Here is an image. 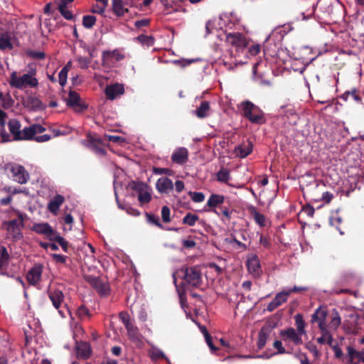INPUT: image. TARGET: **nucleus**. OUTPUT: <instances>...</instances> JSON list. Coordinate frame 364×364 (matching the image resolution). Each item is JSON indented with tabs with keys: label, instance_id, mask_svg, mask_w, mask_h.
Listing matches in <instances>:
<instances>
[{
	"label": "nucleus",
	"instance_id": "f257e3e1",
	"mask_svg": "<svg viewBox=\"0 0 364 364\" xmlns=\"http://www.w3.org/2000/svg\"><path fill=\"white\" fill-rule=\"evenodd\" d=\"M36 68H31L27 73L18 75L16 71H13L9 80L11 87L23 90L26 87L34 88L38 85V80L36 77Z\"/></svg>",
	"mask_w": 364,
	"mask_h": 364
},
{
	"label": "nucleus",
	"instance_id": "f03ea898",
	"mask_svg": "<svg viewBox=\"0 0 364 364\" xmlns=\"http://www.w3.org/2000/svg\"><path fill=\"white\" fill-rule=\"evenodd\" d=\"M177 277L183 279L186 284L198 287L202 282L200 268L198 266L183 267L176 272Z\"/></svg>",
	"mask_w": 364,
	"mask_h": 364
},
{
	"label": "nucleus",
	"instance_id": "7ed1b4c3",
	"mask_svg": "<svg viewBox=\"0 0 364 364\" xmlns=\"http://www.w3.org/2000/svg\"><path fill=\"white\" fill-rule=\"evenodd\" d=\"M48 293L53 306L58 310V314L61 317L65 318L66 314H70V310L67 307V304L65 303L64 294L61 290L50 288Z\"/></svg>",
	"mask_w": 364,
	"mask_h": 364
},
{
	"label": "nucleus",
	"instance_id": "20e7f679",
	"mask_svg": "<svg viewBox=\"0 0 364 364\" xmlns=\"http://www.w3.org/2000/svg\"><path fill=\"white\" fill-rule=\"evenodd\" d=\"M243 115L251 122L262 124L265 122L262 110L251 102L247 101L241 104Z\"/></svg>",
	"mask_w": 364,
	"mask_h": 364
},
{
	"label": "nucleus",
	"instance_id": "39448f33",
	"mask_svg": "<svg viewBox=\"0 0 364 364\" xmlns=\"http://www.w3.org/2000/svg\"><path fill=\"white\" fill-rule=\"evenodd\" d=\"M23 214L18 213L16 219L4 223L3 226L11 237L14 240H19L22 237L21 228L23 226Z\"/></svg>",
	"mask_w": 364,
	"mask_h": 364
},
{
	"label": "nucleus",
	"instance_id": "423d86ee",
	"mask_svg": "<svg viewBox=\"0 0 364 364\" xmlns=\"http://www.w3.org/2000/svg\"><path fill=\"white\" fill-rule=\"evenodd\" d=\"M5 170L11 173L14 181L21 183H26L29 179V175L21 165L9 163L5 165Z\"/></svg>",
	"mask_w": 364,
	"mask_h": 364
},
{
	"label": "nucleus",
	"instance_id": "0eeeda50",
	"mask_svg": "<svg viewBox=\"0 0 364 364\" xmlns=\"http://www.w3.org/2000/svg\"><path fill=\"white\" fill-rule=\"evenodd\" d=\"M225 41L229 46L235 48L237 52L244 50L248 46L246 37L239 32L227 33Z\"/></svg>",
	"mask_w": 364,
	"mask_h": 364
},
{
	"label": "nucleus",
	"instance_id": "6e6552de",
	"mask_svg": "<svg viewBox=\"0 0 364 364\" xmlns=\"http://www.w3.org/2000/svg\"><path fill=\"white\" fill-rule=\"evenodd\" d=\"M8 127L11 134V141H23L27 140V136L25 134V128L21 130V123L18 120L13 119L9 120Z\"/></svg>",
	"mask_w": 364,
	"mask_h": 364
},
{
	"label": "nucleus",
	"instance_id": "1a4fd4ad",
	"mask_svg": "<svg viewBox=\"0 0 364 364\" xmlns=\"http://www.w3.org/2000/svg\"><path fill=\"white\" fill-rule=\"evenodd\" d=\"M321 316L323 318L319 319L318 321V328L321 331V336L317 338V342L320 344L327 343L329 346H332V343L333 342V338L332 334L329 332L327 328L325 326L324 318L326 317V314L325 312H321Z\"/></svg>",
	"mask_w": 364,
	"mask_h": 364
},
{
	"label": "nucleus",
	"instance_id": "9d476101",
	"mask_svg": "<svg viewBox=\"0 0 364 364\" xmlns=\"http://www.w3.org/2000/svg\"><path fill=\"white\" fill-rule=\"evenodd\" d=\"M280 335L284 339L291 341L295 345H300L302 343L301 336L303 334L293 328H289L285 330H282L280 332Z\"/></svg>",
	"mask_w": 364,
	"mask_h": 364
},
{
	"label": "nucleus",
	"instance_id": "9b49d317",
	"mask_svg": "<svg viewBox=\"0 0 364 364\" xmlns=\"http://www.w3.org/2000/svg\"><path fill=\"white\" fill-rule=\"evenodd\" d=\"M23 106L32 111L43 110L46 106L42 102L36 97L28 96L23 102Z\"/></svg>",
	"mask_w": 364,
	"mask_h": 364
},
{
	"label": "nucleus",
	"instance_id": "f8f14e48",
	"mask_svg": "<svg viewBox=\"0 0 364 364\" xmlns=\"http://www.w3.org/2000/svg\"><path fill=\"white\" fill-rule=\"evenodd\" d=\"M134 189L139 192L138 200L141 204L147 203L151 200V195L145 183H138L134 186Z\"/></svg>",
	"mask_w": 364,
	"mask_h": 364
},
{
	"label": "nucleus",
	"instance_id": "ddd939ff",
	"mask_svg": "<svg viewBox=\"0 0 364 364\" xmlns=\"http://www.w3.org/2000/svg\"><path fill=\"white\" fill-rule=\"evenodd\" d=\"M289 296V292H287V291H283L277 294L273 301L267 305V310L270 312L274 311L282 304L285 303L287 301Z\"/></svg>",
	"mask_w": 364,
	"mask_h": 364
},
{
	"label": "nucleus",
	"instance_id": "4468645a",
	"mask_svg": "<svg viewBox=\"0 0 364 364\" xmlns=\"http://www.w3.org/2000/svg\"><path fill=\"white\" fill-rule=\"evenodd\" d=\"M42 272L43 267L41 264H36L31 268L26 276L28 283L32 285L37 284L41 280Z\"/></svg>",
	"mask_w": 364,
	"mask_h": 364
},
{
	"label": "nucleus",
	"instance_id": "2eb2a0df",
	"mask_svg": "<svg viewBox=\"0 0 364 364\" xmlns=\"http://www.w3.org/2000/svg\"><path fill=\"white\" fill-rule=\"evenodd\" d=\"M188 159V151L186 148H177L171 155V160L178 164H183L187 162Z\"/></svg>",
	"mask_w": 364,
	"mask_h": 364
},
{
	"label": "nucleus",
	"instance_id": "dca6fc26",
	"mask_svg": "<svg viewBox=\"0 0 364 364\" xmlns=\"http://www.w3.org/2000/svg\"><path fill=\"white\" fill-rule=\"evenodd\" d=\"M247 266L248 271L254 276L257 277L261 272V266L258 257L255 255H252L248 257L247 261Z\"/></svg>",
	"mask_w": 364,
	"mask_h": 364
},
{
	"label": "nucleus",
	"instance_id": "f3484780",
	"mask_svg": "<svg viewBox=\"0 0 364 364\" xmlns=\"http://www.w3.org/2000/svg\"><path fill=\"white\" fill-rule=\"evenodd\" d=\"M124 58V55L117 50L103 51L102 55V64H109L112 60L120 61Z\"/></svg>",
	"mask_w": 364,
	"mask_h": 364
},
{
	"label": "nucleus",
	"instance_id": "a211bd4d",
	"mask_svg": "<svg viewBox=\"0 0 364 364\" xmlns=\"http://www.w3.org/2000/svg\"><path fill=\"white\" fill-rule=\"evenodd\" d=\"M80 95L76 92L70 91L68 97L66 100L67 105L73 107L77 112L85 109L86 107L80 104Z\"/></svg>",
	"mask_w": 364,
	"mask_h": 364
},
{
	"label": "nucleus",
	"instance_id": "6ab92c4d",
	"mask_svg": "<svg viewBox=\"0 0 364 364\" xmlns=\"http://www.w3.org/2000/svg\"><path fill=\"white\" fill-rule=\"evenodd\" d=\"M124 89L122 84L116 83L114 85H109L105 89V94L108 99L114 100L119 95L124 93Z\"/></svg>",
	"mask_w": 364,
	"mask_h": 364
},
{
	"label": "nucleus",
	"instance_id": "aec40b11",
	"mask_svg": "<svg viewBox=\"0 0 364 364\" xmlns=\"http://www.w3.org/2000/svg\"><path fill=\"white\" fill-rule=\"evenodd\" d=\"M33 230L37 233L45 235L48 237L55 236V231L48 223H38L33 227Z\"/></svg>",
	"mask_w": 364,
	"mask_h": 364
},
{
	"label": "nucleus",
	"instance_id": "412c9836",
	"mask_svg": "<svg viewBox=\"0 0 364 364\" xmlns=\"http://www.w3.org/2000/svg\"><path fill=\"white\" fill-rule=\"evenodd\" d=\"M65 198L61 195H56L53 199L50 200L48 204V209L50 213L57 215L60 206L63 203Z\"/></svg>",
	"mask_w": 364,
	"mask_h": 364
},
{
	"label": "nucleus",
	"instance_id": "4be33fe9",
	"mask_svg": "<svg viewBox=\"0 0 364 364\" xmlns=\"http://www.w3.org/2000/svg\"><path fill=\"white\" fill-rule=\"evenodd\" d=\"M252 151V144L250 141L242 144L237 146L235 149V152L237 156L245 158L248 156Z\"/></svg>",
	"mask_w": 364,
	"mask_h": 364
},
{
	"label": "nucleus",
	"instance_id": "5701e85b",
	"mask_svg": "<svg viewBox=\"0 0 364 364\" xmlns=\"http://www.w3.org/2000/svg\"><path fill=\"white\" fill-rule=\"evenodd\" d=\"M7 114L0 109V135L3 142L11 141L10 135L5 130V123Z\"/></svg>",
	"mask_w": 364,
	"mask_h": 364
},
{
	"label": "nucleus",
	"instance_id": "b1692460",
	"mask_svg": "<svg viewBox=\"0 0 364 364\" xmlns=\"http://www.w3.org/2000/svg\"><path fill=\"white\" fill-rule=\"evenodd\" d=\"M156 189L160 193H166L173 188L172 181L168 178H161L156 181Z\"/></svg>",
	"mask_w": 364,
	"mask_h": 364
},
{
	"label": "nucleus",
	"instance_id": "393cba45",
	"mask_svg": "<svg viewBox=\"0 0 364 364\" xmlns=\"http://www.w3.org/2000/svg\"><path fill=\"white\" fill-rule=\"evenodd\" d=\"M251 217L255 220V223L261 227L266 225L267 219L264 215L259 213L255 207H250L248 209Z\"/></svg>",
	"mask_w": 364,
	"mask_h": 364
},
{
	"label": "nucleus",
	"instance_id": "a878e982",
	"mask_svg": "<svg viewBox=\"0 0 364 364\" xmlns=\"http://www.w3.org/2000/svg\"><path fill=\"white\" fill-rule=\"evenodd\" d=\"M12 39H13V36H12V34L10 33H4L1 34L0 36V49L1 50L12 49L13 48Z\"/></svg>",
	"mask_w": 364,
	"mask_h": 364
},
{
	"label": "nucleus",
	"instance_id": "bb28decb",
	"mask_svg": "<svg viewBox=\"0 0 364 364\" xmlns=\"http://www.w3.org/2000/svg\"><path fill=\"white\" fill-rule=\"evenodd\" d=\"M46 129L41 124H35L32 126L25 127V134L27 136V140H31L34 135L38 133L44 132Z\"/></svg>",
	"mask_w": 364,
	"mask_h": 364
},
{
	"label": "nucleus",
	"instance_id": "cd10ccee",
	"mask_svg": "<svg viewBox=\"0 0 364 364\" xmlns=\"http://www.w3.org/2000/svg\"><path fill=\"white\" fill-rule=\"evenodd\" d=\"M91 353L90 345L86 342L80 343L77 346V354L79 358L87 359Z\"/></svg>",
	"mask_w": 364,
	"mask_h": 364
},
{
	"label": "nucleus",
	"instance_id": "c85d7f7f",
	"mask_svg": "<svg viewBox=\"0 0 364 364\" xmlns=\"http://www.w3.org/2000/svg\"><path fill=\"white\" fill-rule=\"evenodd\" d=\"M123 0H112V9L114 13L118 16H122L129 11L124 6Z\"/></svg>",
	"mask_w": 364,
	"mask_h": 364
},
{
	"label": "nucleus",
	"instance_id": "c756f323",
	"mask_svg": "<svg viewBox=\"0 0 364 364\" xmlns=\"http://www.w3.org/2000/svg\"><path fill=\"white\" fill-rule=\"evenodd\" d=\"M210 109V103L208 101H203L200 106L194 111V113L198 118L202 119L209 115Z\"/></svg>",
	"mask_w": 364,
	"mask_h": 364
},
{
	"label": "nucleus",
	"instance_id": "7c9ffc66",
	"mask_svg": "<svg viewBox=\"0 0 364 364\" xmlns=\"http://www.w3.org/2000/svg\"><path fill=\"white\" fill-rule=\"evenodd\" d=\"M92 284L100 294H106L109 291V285L99 279H93Z\"/></svg>",
	"mask_w": 364,
	"mask_h": 364
},
{
	"label": "nucleus",
	"instance_id": "2f4dec72",
	"mask_svg": "<svg viewBox=\"0 0 364 364\" xmlns=\"http://www.w3.org/2000/svg\"><path fill=\"white\" fill-rule=\"evenodd\" d=\"M9 255L6 248L4 246L1 247L0 249V270H6L9 262Z\"/></svg>",
	"mask_w": 364,
	"mask_h": 364
},
{
	"label": "nucleus",
	"instance_id": "473e14b6",
	"mask_svg": "<svg viewBox=\"0 0 364 364\" xmlns=\"http://www.w3.org/2000/svg\"><path fill=\"white\" fill-rule=\"evenodd\" d=\"M270 331L268 328L263 327L259 333L257 341V348L262 349L266 344V342L269 336Z\"/></svg>",
	"mask_w": 364,
	"mask_h": 364
},
{
	"label": "nucleus",
	"instance_id": "72a5a7b5",
	"mask_svg": "<svg viewBox=\"0 0 364 364\" xmlns=\"http://www.w3.org/2000/svg\"><path fill=\"white\" fill-rule=\"evenodd\" d=\"M225 201V197L222 195L212 194L207 202V205L210 208H215Z\"/></svg>",
	"mask_w": 364,
	"mask_h": 364
},
{
	"label": "nucleus",
	"instance_id": "f704fd0d",
	"mask_svg": "<svg viewBox=\"0 0 364 364\" xmlns=\"http://www.w3.org/2000/svg\"><path fill=\"white\" fill-rule=\"evenodd\" d=\"M346 350L350 361H355L358 362V363H360L363 354V351H358L351 346H348Z\"/></svg>",
	"mask_w": 364,
	"mask_h": 364
},
{
	"label": "nucleus",
	"instance_id": "c9c22d12",
	"mask_svg": "<svg viewBox=\"0 0 364 364\" xmlns=\"http://www.w3.org/2000/svg\"><path fill=\"white\" fill-rule=\"evenodd\" d=\"M129 338L134 341H141V335L139 333L138 328L132 323L126 327Z\"/></svg>",
	"mask_w": 364,
	"mask_h": 364
},
{
	"label": "nucleus",
	"instance_id": "e433bc0d",
	"mask_svg": "<svg viewBox=\"0 0 364 364\" xmlns=\"http://www.w3.org/2000/svg\"><path fill=\"white\" fill-rule=\"evenodd\" d=\"M136 40L140 42L144 46L151 47L154 43V38L151 36L140 35L136 38Z\"/></svg>",
	"mask_w": 364,
	"mask_h": 364
},
{
	"label": "nucleus",
	"instance_id": "4c0bfd02",
	"mask_svg": "<svg viewBox=\"0 0 364 364\" xmlns=\"http://www.w3.org/2000/svg\"><path fill=\"white\" fill-rule=\"evenodd\" d=\"M296 328L299 333L306 334L305 322L301 314H298L294 316Z\"/></svg>",
	"mask_w": 364,
	"mask_h": 364
},
{
	"label": "nucleus",
	"instance_id": "58836bf2",
	"mask_svg": "<svg viewBox=\"0 0 364 364\" xmlns=\"http://www.w3.org/2000/svg\"><path fill=\"white\" fill-rule=\"evenodd\" d=\"M199 220V218L196 214L188 213L183 218V223L189 226H193L196 221Z\"/></svg>",
	"mask_w": 364,
	"mask_h": 364
},
{
	"label": "nucleus",
	"instance_id": "ea45409f",
	"mask_svg": "<svg viewBox=\"0 0 364 364\" xmlns=\"http://www.w3.org/2000/svg\"><path fill=\"white\" fill-rule=\"evenodd\" d=\"M342 223L343 219L338 213L333 215L330 218L331 225L335 226L341 235L343 234V231L338 226L341 225Z\"/></svg>",
	"mask_w": 364,
	"mask_h": 364
},
{
	"label": "nucleus",
	"instance_id": "a19ab883",
	"mask_svg": "<svg viewBox=\"0 0 364 364\" xmlns=\"http://www.w3.org/2000/svg\"><path fill=\"white\" fill-rule=\"evenodd\" d=\"M230 179V171L227 168H221L217 173V180L220 182L227 183Z\"/></svg>",
	"mask_w": 364,
	"mask_h": 364
},
{
	"label": "nucleus",
	"instance_id": "79ce46f5",
	"mask_svg": "<svg viewBox=\"0 0 364 364\" xmlns=\"http://www.w3.org/2000/svg\"><path fill=\"white\" fill-rule=\"evenodd\" d=\"M100 141L95 139H91L90 141V147L97 154L99 155H105V151L103 148L98 146V144Z\"/></svg>",
	"mask_w": 364,
	"mask_h": 364
},
{
	"label": "nucleus",
	"instance_id": "37998d69",
	"mask_svg": "<svg viewBox=\"0 0 364 364\" xmlns=\"http://www.w3.org/2000/svg\"><path fill=\"white\" fill-rule=\"evenodd\" d=\"M149 355L152 359H160L166 358L163 351L156 347H152L150 349Z\"/></svg>",
	"mask_w": 364,
	"mask_h": 364
},
{
	"label": "nucleus",
	"instance_id": "c03bdc74",
	"mask_svg": "<svg viewBox=\"0 0 364 364\" xmlns=\"http://www.w3.org/2000/svg\"><path fill=\"white\" fill-rule=\"evenodd\" d=\"M96 22V18L94 16H85L82 19V24L87 28H91Z\"/></svg>",
	"mask_w": 364,
	"mask_h": 364
},
{
	"label": "nucleus",
	"instance_id": "a18cd8bd",
	"mask_svg": "<svg viewBox=\"0 0 364 364\" xmlns=\"http://www.w3.org/2000/svg\"><path fill=\"white\" fill-rule=\"evenodd\" d=\"M58 9L60 13L62 14V16L65 18H66L68 20L73 19V14L70 11H69L67 6H64V4L58 5Z\"/></svg>",
	"mask_w": 364,
	"mask_h": 364
},
{
	"label": "nucleus",
	"instance_id": "49530a36",
	"mask_svg": "<svg viewBox=\"0 0 364 364\" xmlns=\"http://www.w3.org/2000/svg\"><path fill=\"white\" fill-rule=\"evenodd\" d=\"M76 315L80 320H85L90 317V312L86 307L81 306L77 309Z\"/></svg>",
	"mask_w": 364,
	"mask_h": 364
},
{
	"label": "nucleus",
	"instance_id": "de8ad7c7",
	"mask_svg": "<svg viewBox=\"0 0 364 364\" xmlns=\"http://www.w3.org/2000/svg\"><path fill=\"white\" fill-rule=\"evenodd\" d=\"M146 215L147 221L150 224L154 225L157 226L158 228L163 229L164 227H163L162 224L159 222V217H157L154 215H152V214H149V213H146Z\"/></svg>",
	"mask_w": 364,
	"mask_h": 364
},
{
	"label": "nucleus",
	"instance_id": "09e8293b",
	"mask_svg": "<svg viewBox=\"0 0 364 364\" xmlns=\"http://www.w3.org/2000/svg\"><path fill=\"white\" fill-rule=\"evenodd\" d=\"M118 206L119 208L126 210V212L131 215L139 216L140 215V212L138 210L129 205H122L118 202Z\"/></svg>",
	"mask_w": 364,
	"mask_h": 364
},
{
	"label": "nucleus",
	"instance_id": "8fccbe9b",
	"mask_svg": "<svg viewBox=\"0 0 364 364\" xmlns=\"http://www.w3.org/2000/svg\"><path fill=\"white\" fill-rule=\"evenodd\" d=\"M188 195L191 196L193 201L195 203H200L204 200L205 195L200 192H191L188 193Z\"/></svg>",
	"mask_w": 364,
	"mask_h": 364
},
{
	"label": "nucleus",
	"instance_id": "3c124183",
	"mask_svg": "<svg viewBox=\"0 0 364 364\" xmlns=\"http://www.w3.org/2000/svg\"><path fill=\"white\" fill-rule=\"evenodd\" d=\"M119 318L125 326V328L133 323L129 314L126 311H123L119 314Z\"/></svg>",
	"mask_w": 364,
	"mask_h": 364
},
{
	"label": "nucleus",
	"instance_id": "603ef678",
	"mask_svg": "<svg viewBox=\"0 0 364 364\" xmlns=\"http://www.w3.org/2000/svg\"><path fill=\"white\" fill-rule=\"evenodd\" d=\"M344 95H346L347 97L350 96L357 102H361L362 101L361 97L356 89H353L351 90L346 91L344 93Z\"/></svg>",
	"mask_w": 364,
	"mask_h": 364
},
{
	"label": "nucleus",
	"instance_id": "864d4df0",
	"mask_svg": "<svg viewBox=\"0 0 364 364\" xmlns=\"http://www.w3.org/2000/svg\"><path fill=\"white\" fill-rule=\"evenodd\" d=\"M171 211L168 207L164 206L161 209V218L164 223L171 222Z\"/></svg>",
	"mask_w": 364,
	"mask_h": 364
},
{
	"label": "nucleus",
	"instance_id": "5fc2aeb1",
	"mask_svg": "<svg viewBox=\"0 0 364 364\" xmlns=\"http://www.w3.org/2000/svg\"><path fill=\"white\" fill-rule=\"evenodd\" d=\"M341 318L338 314V313L337 311L335 312L334 314V316L332 318L331 321V327L334 328V329H337L338 327L341 325Z\"/></svg>",
	"mask_w": 364,
	"mask_h": 364
},
{
	"label": "nucleus",
	"instance_id": "6e6d98bb",
	"mask_svg": "<svg viewBox=\"0 0 364 364\" xmlns=\"http://www.w3.org/2000/svg\"><path fill=\"white\" fill-rule=\"evenodd\" d=\"M333 198V194L330 192H323L322 193L321 198H314L315 200H323L326 203H329L332 199Z\"/></svg>",
	"mask_w": 364,
	"mask_h": 364
},
{
	"label": "nucleus",
	"instance_id": "4d7b16f0",
	"mask_svg": "<svg viewBox=\"0 0 364 364\" xmlns=\"http://www.w3.org/2000/svg\"><path fill=\"white\" fill-rule=\"evenodd\" d=\"M282 109H283L284 114L287 117H296V112L294 109L291 107V105H286L284 107H282Z\"/></svg>",
	"mask_w": 364,
	"mask_h": 364
},
{
	"label": "nucleus",
	"instance_id": "13d9d810",
	"mask_svg": "<svg viewBox=\"0 0 364 364\" xmlns=\"http://www.w3.org/2000/svg\"><path fill=\"white\" fill-rule=\"evenodd\" d=\"M203 332L204 333V336L205 338V341H206L208 346H209V348L211 349L212 351H215L217 350V348L213 344L211 337L205 328H203Z\"/></svg>",
	"mask_w": 364,
	"mask_h": 364
},
{
	"label": "nucleus",
	"instance_id": "bf43d9fd",
	"mask_svg": "<svg viewBox=\"0 0 364 364\" xmlns=\"http://www.w3.org/2000/svg\"><path fill=\"white\" fill-rule=\"evenodd\" d=\"M67 73H68L67 67L63 68L60 70V72L59 73V75H58V77H59V83H60L61 85H65V83L66 82Z\"/></svg>",
	"mask_w": 364,
	"mask_h": 364
},
{
	"label": "nucleus",
	"instance_id": "052dcab7",
	"mask_svg": "<svg viewBox=\"0 0 364 364\" xmlns=\"http://www.w3.org/2000/svg\"><path fill=\"white\" fill-rule=\"evenodd\" d=\"M55 240L61 246L65 252L68 251V242L66 240L59 235L55 237Z\"/></svg>",
	"mask_w": 364,
	"mask_h": 364
},
{
	"label": "nucleus",
	"instance_id": "680f3d73",
	"mask_svg": "<svg viewBox=\"0 0 364 364\" xmlns=\"http://www.w3.org/2000/svg\"><path fill=\"white\" fill-rule=\"evenodd\" d=\"M306 348L316 358H318L320 357V353L314 344L308 343L306 344Z\"/></svg>",
	"mask_w": 364,
	"mask_h": 364
},
{
	"label": "nucleus",
	"instance_id": "e2e57ef3",
	"mask_svg": "<svg viewBox=\"0 0 364 364\" xmlns=\"http://www.w3.org/2000/svg\"><path fill=\"white\" fill-rule=\"evenodd\" d=\"M79 66L81 68H87L90 63V60L86 58L79 57L77 59Z\"/></svg>",
	"mask_w": 364,
	"mask_h": 364
},
{
	"label": "nucleus",
	"instance_id": "0e129e2a",
	"mask_svg": "<svg viewBox=\"0 0 364 364\" xmlns=\"http://www.w3.org/2000/svg\"><path fill=\"white\" fill-rule=\"evenodd\" d=\"M332 349L333 350L334 353H335V356L338 358H341L343 357V351L342 350L338 347V345H333L332 343V346H330Z\"/></svg>",
	"mask_w": 364,
	"mask_h": 364
},
{
	"label": "nucleus",
	"instance_id": "69168bd1",
	"mask_svg": "<svg viewBox=\"0 0 364 364\" xmlns=\"http://www.w3.org/2000/svg\"><path fill=\"white\" fill-rule=\"evenodd\" d=\"M273 346L278 350V353L282 354L286 352L280 341H275L273 343Z\"/></svg>",
	"mask_w": 364,
	"mask_h": 364
},
{
	"label": "nucleus",
	"instance_id": "338daca9",
	"mask_svg": "<svg viewBox=\"0 0 364 364\" xmlns=\"http://www.w3.org/2000/svg\"><path fill=\"white\" fill-rule=\"evenodd\" d=\"M53 257L57 262L62 263V264H63L66 262V258H67L65 256L62 255H58V254H53Z\"/></svg>",
	"mask_w": 364,
	"mask_h": 364
},
{
	"label": "nucleus",
	"instance_id": "774afa93",
	"mask_svg": "<svg viewBox=\"0 0 364 364\" xmlns=\"http://www.w3.org/2000/svg\"><path fill=\"white\" fill-rule=\"evenodd\" d=\"M249 52L252 55H256L260 52V46L254 45L249 48Z\"/></svg>",
	"mask_w": 364,
	"mask_h": 364
}]
</instances>
